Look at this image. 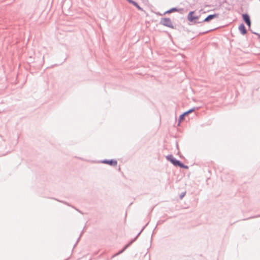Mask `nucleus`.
I'll return each mask as SVG.
<instances>
[{"label": "nucleus", "mask_w": 260, "mask_h": 260, "mask_svg": "<svg viewBox=\"0 0 260 260\" xmlns=\"http://www.w3.org/2000/svg\"><path fill=\"white\" fill-rule=\"evenodd\" d=\"M206 12L203 11L202 9L200 10L198 14L196 13V11H190L187 17V20L192 22L193 24H199L203 23V22H201V20L203 19L202 15L206 14Z\"/></svg>", "instance_id": "f257e3e1"}, {"label": "nucleus", "mask_w": 260, "mask_h": 260, "mask_svg": "<svg viewBox=\"0 0 260 260\" xmlns=\"http://www.w3.org/2000/svg\"><path fill=\"white\" fill-rule=\"evenodd\" d=\"M159 24L171 28H174V26L173 25L172 22L170 18H161L160 20Z\"/></svg>", "instance_id": "f03ea898"}, {"label": "nucleus", "mask_w": 260, "mask_h": 260, "mask_svg": "<svg viewBox=\"0 0 260 260\" xmlns=\"http://www.w3.org/2000/svg\"><path fill=\"white\" fill-rule=\"evenodd\" d=\"M198 107H193L188 110L183 112L182 114H181L179 116L178 118V125H179L180 123L183 121L185 119V117L186 116L188 115L189 114L192 113L196 109H198Z\"/></svg>", "instance_id": "7ed1b4c3"}, {"label": "nucleus", "mask_w": 260, "mask_h": 260, "mask_svg": "<svg viewBox=\"0 0 260 260\" xmlns=\"http://www.w3.org/2000/svg\"><path fill=\"white\" fill-rule=\"evenodd\" d=\"M219 14L218 13H214L213 14H210L208 15L207 16H206L204 19H202L201 20V22H209L212 20L215 19V18H218L219 17Z\"/></svg>", "instance_id": "20e7f679"}, {"label": "nucleus", "mask_w": 260, "mask_h": 260, "mask_svg": "<svg viewBox=\"0 0 260 260\" xmlns=\"http://www.w3.org/2000/svg\"><path fill=\"white\" fill-rule=\"evenodd\" d=\"M166 157L168 161H170L174 166L177 167L180 160L175 158L172 154H169Z\"/></svg>", "instance_id": "39448f33"}, {"label": "nucleus", "mask_w": 260, "mask_h": 260, "mask_svg": "<svg viewBox=\"0 0 260 260\" xmlns=\"http://www.w3.org/2000/svg\"><path fill=\"white\" fill-rule=\"evenodd\" d=\"M103 164L109 165L110 166H116L117 165V161L115 159H105L101 161Z\"/></svg>", "instance_id": "423d86ee"}, {"label": "nucleus", "mask_w": 260, "mask_h": 260, "mask_svg": "<svg viewBox=\"0 0 260 260\" xmlns=\"http://www.w3.org/2000/svg\"><path fill=\"white\" fill-rule=\"evenodd\" d=\"M242 17L243 20L246 24V25L249 27H250L251 22L249 15L248 13H244L242 14Z\"/></svg>", "instance_id": "0eeeda50"}, {"label": "nucleus", "mask_w": 260, "mask_h": 260, "mask_svg": "<svg viewBox=\"0 0 260 260\" xmlns=\"http://www.w3.org/2000/svg\"><path fill=\"white\" fill-rule=\"evenodd\" d=\"M238 29L241 34L242 35H245L247 33V30L243 23H242L239 25Z\"/></svg>", "instance_id": "6e6552de"}, {"label": "nucleus", "mask_w": 260, "mask_h": 260, "mask_svg": "<svg viewBox=\"0 0 260 260\" xmlns=\"http://www.w3.org/2000/svg\"><path fill=\"white\" fill-rule=\"evenodd\" d=\"M133 244V241H129L128 242L123 248L121 250L119 251L118 253L116 254V255H117L118 254H120L122 253H123L128 247H129L132 244Z\"/></svg>", "instance_id": "1a4fd4ad"}, {"label": "nucleus", "mask_w": 260, "mask_h": 260, "mask_svg": "<svg viewBox=\"0 0 260 260\" xmlns=\"http://www.w3.org/2000/svg\"><path fill=\"white\" fill-rule=\"evenodd\" d=\"M133 244V241H129L128 242L123 248L121 250L119 251L118 253L116 254V255H117L118 254H120L122 253H123L128 247H129L132 244Z\"/></svg>", "instance_id": "9d476101"}, {"label": "nucleus", "mask_w": 260, "mask_h": 260, "mask_svg": "<svg viewBox=\"0 0 260 260\" xmlns=\"http://www.w3.org/2000/svg\"><path fill=\"white\" fill-rule=\"evenodd\" d=\"M182 10V9H178L177 7L172 8L166 11L164 13V15H165L166 14H170V13L175 12H179V11Z\"/></svg>", "instance_id": "9b49d317"}, {"label": "nucleus", "mask_w": 260, "mask_h": 260, "mask_svg": "<svg viewBox=\"0 0 260 260\" xmlns=\"http://www.w3.org/2000/svg\"><path fill=\"white\" fill-rule=\"evenodd\" d=\"M148 224V222L146 224V225L143 226V228L142 229L141 231L137 234V235L133 239H132L130 241H133V243L136 241V240L137 239L138 237L140 235L141 233L143 231V230L145 229V228L146 227V226Z\"/></svg>", "instance_id": "f8f14e48"}, {"label": "nucleus", "mask_w": 260, "mask_h": 260, "mask_svg": "<svg viewBox=\"0 0 260 260\" xmlns=\"http://www.w3.org/2000/svg\"><path fill=\"white\" fill-rule=\"evenodd\" d=\"M130 4L133 5L135 7H136L139 10H140L141 11H144V10L143 9V8H141L139 6V5L137 2H136L135 1L133 0Z\"/></svg>", "instance_id": "ddd939ff"}, {"label": "nucleus", "mask_w": 260, "mask_h": 260, "mask_svg": "<svg viewBox=\"0 0 260 260\" xmlns=\"http://www.w3.org/2000/svg\"><path fill=\"white\" fill-rule=\"evenodd\" d=\"M177 167H180V168L185 169H188L189 168L188 166L184 165L180 160L179 164H178Z\"/></svg>", "instance_id": "4468645a"}, {"label": "nucleus", "mask_w": 260, "mask_h": 260, "mask_svg": "<svg viewBox=\"0 0 260 260\" xmlns=\"http://www.w3.org/2000/svg\"><path fill=\"white\" fill-rule=\"evenodd\" d=\"M50 199H53V200H55L60 203H63V204H65V205H67V206H70V207H74L73 206L71 205V204H70L69 203H67V202H65V201H61V200H59L58 199H57L56 198H51Z\"/></svg>", "instance_id": "2eb2a0df"}, {"label": "nucleus", "mask_w": 260, "mask_h": 260, "mask_svg": "<svg viewBox=\"0 0 260 260\" xmlns=\"http://www.w3.org/2000/svg\"><path fill=\"white\" fill-rule=\"evenodd\" d=\"M186 194V191H184V192H182L180 193V194L179 195V198L180 199H182L185 196Z\"/></svg>", "instance_id": "dca6fc26"}, {"label": "nucleus", "mask_w": 260, "mask_h": 260, "mask_svg": "<svg viewBox=\"0 0 260 260\" xmlns=\"http://www.w3.org/2000/svg\"><path fill=\"white\" fill-rule=\"evenodd\" d=\"M211 30H212V29L208 30H207V31H204V32H200L199 35L205 34L208 33V32H209V31H210Z\"/></svg>", "instance_id": "f3484780"}, {"label": "nucleus", "mask_w": 260, "mask_h": 260, "mask_svg": "<svg viewBox=\"0 0 260 260\" xmlns=\"http://www.w3.org/2000/svg\"><path fill=\"white\" fill-rule=\"evenodd\" d=\"M251 32H252V34H255V35H257V36H258V38H260V34H258V33H257V32H253V31H252L251 30Z\"/></svg>", "instance_id": "a211bd4d"}, {"label": "nucleus", "mask_w": 260, "mask_h": 260, "mask_svg": "<svg viewBox=\"0 0 260 260\" xmlns=\"http://www.w3.org/2000/svg\"><path fill=\"white\" fill-rule=\"evenodd\" d=\"M81 236H82V234H81L80 235V237H79V238H78V240H77V241L76 243L75 244L74 247L77 245V243L79 242V239H80V237H81Z\"/></svg>", "instance_id": "6ab92c4d"}, {"label": "nucleus", "mask_w": 260, "mask_h": 260, "mask_svg": "<svg viewBox=\"0 0 260 260\" xmlns=\"http://www.w3.org/2000/svg\"><path fill=\"white\" fill-rule=\"evenodd\" d=\"M73 208H74L75 210H76L77 211H78L79 212L81 213H82L81 212V211H80L79 209H77L76 208H75V207H73Z\"/></svg>", "instance_id": "aec40b11"}, {"label": "nucleus", "mask_w": 260, "mask_h": 260, "mask_svg": "<svg viewBox=\"0 0 260 260\" xmlns=\"http://www.w3.org/2000/svg\"><path fill=\"white\" fill-rule=\"evenodd\" d=\"M128 3H129V4L131 3V2L133 1V0H126Z\"/></svg>", "instance_id": "412c9836"}, {"label": "nucleus", "mask_w": 260, "mask_h": 260, "mask_svg": "<svg viewBox=\"0 0 260 260\" xmlns=\"http://www.w3.org/2000/svg\"><path fill=\"white\" fill-rule=\"evenodd\" d=\"M252 218V217H251L248 218H247V219H243V220H246V219H250V218Z\"/></svg>", "instance_id": "4be33fe9"}, {"label": "nucleus", "mask_w": 260, "mask_h": 260, "mask_svg": "<svg viewBox=\"0 0 260 260\" xmlns=\"http://www.w3.org/2000/svg\"><path fill=\"white\" fill-rule=\"evenodd\" d=\"M160 222H161V221H159L158 222V223H157V224H158V223H160Z\"/></svg>", "instance_id": "5701e85b"}, {"label": "nucleus", "mask_w": 260, "mask_h": 260, "mask_svg": "<svg viewBox=\"0 0 260 260\" xmlns=\"http://www.w3.org/2000/svg\"><path fill=\"white\" fill-rule=\"evenodd\" d=\"M260 217V215H258V216H255V217Z\"/></svg>", "instance_id": "b1692460"}]
</instances>
